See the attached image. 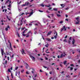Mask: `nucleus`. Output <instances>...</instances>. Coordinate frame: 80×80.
<instances>
[{
    "label": "nucleus",
    "mask_w": 80,
    "mask_h": 80,
    "mask_svg": "<svg viewBox=\"0 0 80 80\" xmlns=\"http://www.w3.org/2000/svg\"><path fill=\"white\" fill-rule=\"evenodd\" d=\"M23 18H22L21 20L19 21L18 23V25H22V21H23Z\"/></svg>",
    "instance_id": "nucleus-1"
},
{
    "label": "nucleus",
    "mask_w": 80,
    "mask_h": 80,
    "mask_svg": "<svg viewBox=\"0 0 80 80\" xmlns=\"http://www.w3.org/2000/svg\"><path fill=\"white\" fill-rule=\"evenodd\" d=\"M65 55H66V54H65V52H63V53H62L60 56V58H63V57H65Z\"/></svg>",
    "instance_id": "nucleus-2"
},
{
    "label": "nucleus",
    "mask_w": 80,
    "mask_h": 80,
    "mask_svg": "<svg viewBox=\"0 0 80 80\" xmlns=\"http://www.w3.org/2000/svg\"><path fill=\"white\" fill-rule=\"evenodd\" d=\"M56 35L54 36V38L56 39L57 38V36H58V34H57V32H56V31H54V35Z\"/></svg>",
    "instance_id": "nucleus-3"
},
{
    "label": "nucleus",
    "mask_w": 80,
    "mask_h": 80,
    "mask_svg": "<svg viewBox=\"0 0 80 80\" xmlns=\"http://www.w3.org/2000/svg\"><path fill=\"white\" fill-rule=\"evenodd\" d=\"M67 30V29L65 28V26H64L62 28H61V31L62 32V31L63 30V31H66Z\"/></svg>",
    "instance_id": "nucleus-4"
},
{
    "label": "nucleus",
    "mask_w": 80,
    "mask_h": 80,
    "mask_svg": "<svg viewBox=\"0 0 80 80\" xmlns=\"http://www.w3.org/2000/svg\"><path fill=\"white\" fill-rule=\"evenodd\" d=\"M9 29H10V26H8L6 28H5V30L6 31V32H7V31H8Z\"/></svg>",
    "instance_id": "nucleus-5"
},
{
    "label": "nucleus",
    "mask_w": 80,
    "mask_h": 80,
    "mask_svg": "<svg viewBox=\"0 0 80 80\" xmlns=\"http://www.w3.org/2000/svg\"><path fill=\"white\" fill-rule=\"evenodd\" d=\"M30 57L33 60H35V57L32 56V55H30Z\"/></svg>",
    "instance_id": "nucleus-6"
},
{
    "label": "nucleus",
    "mask_w": 80,
    "mask_h": 80,
    "mask_svg": "<svg viewBox=\"0 0 80 80\" xmlns=\"http://www.w3.org/2000/svg\"><path fill=\"white\" fill-rule=\"evenodd\" d=\"M1 52L2 55V56H3V55L4 51H3V49H1Z\"/></svg>",
    "instance_id": "nucleus-7"
},
{
    "label": "nucleus",
    "mask_w": 80,
    "mask_h": 80,
    "mask_svg": "<svg viewBox=\"0 0 80 80\" xmlns=\"http://www.w3.org/2000/svg\"><path fill=\"white\" fill-rule=\"evenodd\" d=\"M21 52H22V55H23V54H24V53L25 54V51L23 50V49H22V50L21 51Z\"/></svg>",
    "instance_id": "nucleus-8"
},
{
    "label": "nucleus",
    "mask_w": 80,
    "mask_h": 80,
    "mask_svg": "<svg viewBox=\"0 0 80 80\" xmlns=\"http://www.w3.org/2000/svg\"><path fill=\"white\" fill-rule=\"evenodd\" d=\"M46 40H47V41H48V42H51V41H52L50 39H49L48 38H46Z\"/></svg>",
    "instance_id": "nucleus-9"
},
{
    "label": "nucleus",
    "mask_w": 80,
    "mask_h": 80,
    "mask_svg": "<svg viewBox=\"0 0 80 80\" xmlns=\"http://www.w3.org/2000/svg\"><path fill=\"white\" fill-rule=\"evenodd\" d=\"M25 6H28V5H29V4H30V3L29 2H25Z\"/></svg>",
    "instance_id": "nucleus-10"
},
{
    "label": "nucleus",
    "mask_w": 80,
    "mask_h": 80,
    "mask_svg": "<svg viewBox=\"0 0 80 80\" xmlns=\"http://www.w3.org/2000/svg\"><path fill=\"white\" fill-rule=\"evenodd\" d=\"M31 10H32V12L30 14L29 17H30L32 15H33V10L32 9Z\"/></svg>",
    "instance_id": "nucleus-11"
},
{
    "label": "nucleus",
    "mask_w": 80,
    "mask_h": 80,
    "mask_svg": "<svg viewBox=\"0 0 80 80\" xmlns=\"http://www.w3.org/2000/svg\"><path fill=\"white\" fill-rule=\"evenodd\" d=\"M26 68L27 69V68H28V67H29V66H28V64H27V63H26Z\"/></svg>",
    "instance_id": "nucleus-12"
},
{
    "label": "nucleus",
    "mask_w": 80,
    "mask_h": 80,
    "mask_svg": "<svg viewBox=\"0 0 80 80\" xmlns=\"http://www.w3.org/2000/svg\"><path fill=\"white\" fill-rule=\"evenodd\" d=\"M75 40L74 39H73L72 41V45H74V43H75Z\"/></svg>",
    "instance_id": "nucleus-13"
},
{
    "label": "nucleus",
    "mask_w": 80,
    "mask_h": 80,
    "mask_svg": "<svg viewBox=\"0 0 80 80\" xmlns=\"http://www.w3.org/2000/svg\"><path fill=\"white\" fill-rule=\"evenodd\" d=\"M52 32L50 31L49 32H48V34L47 35V36H48V35H50V34L52 33Z\"/></svg>",
    "instance_id": "nucleus-14"
},
{
    "label": "nucleus",
    "mask_w": 80,
    "mask_h": 80,
    "mask_svg": "<svg viewBox=\"0 0 80 80\" xmlns=\"http://www.w3.org/2000/svg\"><path fill=\"white\" fill-rule=\"evenodd\" d=\"M77 22H76L75 23V24H79V22H80V21H79V20H77Z\"/></svg>",
    "instance_id": "nucleus-15"
},
{
    "label": "nucleus",
    "mask_w": 80,
    "mask_h": 80,
    "mask_svg": "<svg viewBox=\"0 0 80 80\" xmlns=\"http://www.w3.org/2000/svg\"><path fill=\"white\" fill-rule=\"evenodd\" d=\"M70 68V70H73V68H72V67H70V66H69V67H68V68Z\"/></svg>",
    "instance_id": "nucleus-16"
},
{
    "label": "nucleus",
    "mask_w": 80,
    "mask_h": 80,
    "mask_svg": "<svg viewBox=\"0 0 80 80\" xmlns=\"http://www.w3.org/2000/svg\"><path fill=\"white\" fill-rule=\"evenodd\" d=\"M51 6V5H50V4H48V5H46L45 6L47 7H50Z\"/></svg>",
    "instance_id": "nucleus-17"
},
{
    "label": "nucleus",
    "mask_w": 80,
    "mask_h": 80,
    "mask_svg": "<svg viewBox=\"0 0 80 80\" xmlns=\"http://www.w3.org/2000/svg\"><path fill=\"white\" fill-rule=\"evenodd\" d=\"M76 20H79V17H78L76 18Z\"/></svg>",
    "instance_id": "nucleus-18"
},
{
    "label": "nucleus",
    "mask_w": 80,
    "mask_h": 80,
    "mask_svg": "<svg viewBox=\"0 0 80 80\" xmlns=\"http://www.w3.org/2000/svg\"><path fill=\"white\" fill-rule=\"evenodd\" d=\"M32 73H34V71H35V69H32Z\"/></svg>",
    "instance_id": "nucleus-19"
},
{
    "label": "nucleus",
    "mask_w": 80,
    "mask_h": 80,
    "mask_svg": "<svg viewBox=\"0 0 80 80\" xmlns=\"http://www.w3.org/2000/svg\"><path fill=\"white\" fill-rule=\"evenodd\" d=\"M8 7H9V8H11V4H10V3H9V5H8Z\"/></svg>",
    "instance_id": "nucleus-20"
},
{
    "label": "nucleus",
    "mask_w": 80,
    "mask_h": 80,
    "mask_svg": "<svg viewBox=\"0 0 80 80\" xmlns=\"http://www.w3.org/2000/svg\"><path fill=\"white\" fill-rule=\"evenodd\" d=\"M53 10L54 11H57V9L56 8H53Z\"/></svg>",
    "instance_id": "nucleus-21"
},
{
    "label": "nucleus",
    "mask_w": 80,
    "mask_h": 80,
    "mask_svg": "<svg viewBox=\"0 0 80 80\" xmlns=\"http://www.w3.org/2000/svg\"><path fill=\"white\" fill-rule=\"evenodd\" d=\"M40 6H41V7H44V5L43 4H41L40 5Z\"/></svg>",
    "instance_id": "nucleus-22"
},
{
    "label": "nucleus",
    "mask_w": 80,
    "mask_h": 80,
    "mask_svg": "<svg viewBox=\"0 0 80 80\" xmlns=\"http://www.w3.org/2000/svg\"><path fill=\"white\" fill-rule=\"evenodd\" d=\"M66 63H67V61H65L63 63L64 65H65V64H66Z\"/></svg>",
    "instance_id": "nucleus-23"
},
{
    "label": "nucleus",
    "mask_w": 80,
    "mask_h": 80,
    "mask_svg": "<svg viewBox=\"0 0 80 80\" xmlns=\"http://www.w3.org/2000/svg\"><path fill=\"white\" fill-rule=\"evenodd\" d=\"M45 47H48V44H46L45 45Z\"/></svg>",
    "instance_id": "nucleus-24"
},
{
    "label": "nucleus",
    "mask_w": 80,
    "mask_h": 80,
    "mask_svg": "<svg viewBox=\"0 0 80 80\" xmlns=\"http://www.w3.org/2000/svg\"><path fill=\"white\" fill-rule=\"evenodd\" d=\"M9 1H10V0H8L6 2V4H7V3H8V2H9Z\"/></svg>",
    "instance_id": "nucleus-25"
},
{
    "label": "nucleus",
    "mask_w": 80,
    "mask_h": 80,
    "mask_svg": "<svg viewBox=\"0 0 80 80\" xmlns=\"http://www.w3.org/2000/svg\"><path fill=\"white\" fill-rule=\"evenodd\" d=\"M33 52H37V51L36 50V49H34L33 50Z\"/></svg>",
    "instance_id": "nucleus-26"
},
{
    "label": "nucleus",
    "mask_w": 80,
    "mask_h": 80,
    "mask_svg": "<svg viewBox=\"0 0 80 80\" xmlns=\"http://www.w3.org/2000/svg\"><path fill=\"white\" fill-rule=\"evenodd\" d=\"M7 55H10V56H11V55H10V54H9V53H8V52L7 53Z\"/></svg>",
    "instance_id": "nucleus-27"
},
{
    "label": "nucleus",
    "mask_w": 80,
    "mask_h": 80,
    "mask_svg": "<svg viewBox=\"0 0 80 80\" xmlns=\"http://www.w3.org/2000/svg\"><path fill=\"white\" fill-rule=\"evenodd\" d=\"M7 63V61L6 60L5 61V63H4V64H5L6 65Z\"/></svg>",
    "instance_id": "nucleus-28"
},
{
    "label": "nucleus",
    "mask_w": 80,
    "mask_h": 80,
    "mask_svg": "<svg viewBox=\"0 0 80 80\" xmlns=\"http://www.w3.org/2000/svg\"><path fill=\"white\" fill-rule=\"evenodd\" d=\"M8 71L9 72H11V71L10 70V69H8Z\"/></svg>",
    "instance_id": "nucleus-29"
},
{
    "label": "nucleus",
    "mask_w": 80,
    "mask_h": 80,
    "mask_svg": "<svg viewBox=\"0 0 80 80\" xmlns=\"http://www.w3.org/2000/svg\"><path fill=\"white\" fill-rule=\"evenodd\" d=\"M57 16H58V17H61V15L58 14H57Z\"/></svg>",
    "instance_id": "nucleus-30"
},
{
    "label": "nucleus",
    "mask_w": 80,
    "mask_h": 80,
    "mask_svg": "<svg viewBox=\"0 0 80 80\" xmlns=\"http://www.w3.org/2000/svg\"><path fill=\"white\" fill-rule=\"evenodd\" d=\"M66 77H67V78H70V76L69 75L66 76Z\"/></svg>",
    "instance_id": "nucleus-31"
},
{
    "label": "nucleus",
    "mask_w": 80,
    "mask_h": 80,
    "mask_svg": "<svg viewBox=\"0 0 80 80\" xmlns=\"http://www.w3.org/2000/svg\"><path fill=\"white\" fill-rule=\"evenodd\" d=\"M61 7H64V5L63 4H61Z\"/></svg>",
    "instance_id": "nucleus-32"
},
{
    "label": "nucleus",
    "mask_w": 80,
    "mask_h": 80,
    "mask_svg": "<svg viewBox=\"0 0 80 80\" xmlns=\"http://www.w3.org/2000/svg\"><path fill=\"white\" fill-rule=\"evenodd\" d=\"M26 74H29V72H28V71H27L26 72Z\"/></svg>",
    "instance_id": "nucleus-33"
},
{
    "label": "nucleus",
    "mask_w": 80,
    "mask_h": 80,
    "mask_svg": "<svg viewBox=\"0 0 80 80\" xmlns=\"http://www.w3.org/2000/svg\"><path fill=\"white\" fill-rule=\"evenodd\" d=\"M29 36L30 35H29V34H28L26 36V37H29Z\"/></svg>",
    "instance_id": "nucleus-34"
},
{
    "label": "nucleus",
    "mask_w": 80,
    "mask_h": 80,
    "mask_svg": "<svg viewBox=\"0 0 80 80\" xmlns=\"http://www.w3.org/2000/svg\"><path fill=\"white\" fill-rule=\"evenodd\" d=\"M10 48H12V44H11V43H10Z\"/></svg>",
    "instance_id": "nucleus-35"
},
{
    "label": "nucleus",
    "mask_w": 80,
    "mask_h": 80,
    "mask_svg": "<svg viewBox=\"0 0 80 80\" xmlns=\"http://www.w3.org/2000/svg\"><path fill=\"white\" fill-rule=\"evenodd\" d=\"M24 70H22V71H21V72L22 73H23V72H24Z\"/></svg>",
    "instance_id": "nucleus-36"
},
{
    "label": "nucleus",
    "mask_w": 80,
    "mask_h": 80,
    "mask_svg": "<svg viewBox=\"0 0 80 80\" xmlns=\"http://www.w3.org/2000/svg\"><path fill=\"white\" fill-rule=\"evenodd\" d=\"M10 49L11 50V51H13V48H10Z\"/></svg>",
    "instance_id": "nucleus-37"
},
{
    "label": "nucleus",
    "mask_w": 80,
    "mask_h": 80,
    "mask_svg": "<svg viewBox=\"0 0 80 80\" xmlns=\"http://www.w3.org/2000/svg\"><path fill=\"white\" fill-rule=\"evenodd\" d=\"M46 53H50V52H48L47 51H45Z\"/></svg>",
    "instance_id": "nucleus-38"
},
{
    "label": "nucleus",
    "mask_w": 80,
    "mask_h": 80,
    "mask_svg": "<svg viewBox=\"0 0 80 80\" xmlns=\"http://www.w3.org/2000/svg\"><path fill=\"white\" fill-rule=\"evenodd\" d=\"M63 42H67V39H65L63 40Z\"/></svg>",
    "instance_id": "nucleus-39"
},
{
    "label": "nucleus",
    "mask_w": 80,
    "mask_h": 80,
    "mask_svg": "<svg viewBox=\"0 0 80 80\" xmlns=\"http://www.w3.org/2000/svg\"><path fill=\"white\" fill-rule=\"evenodd\" d=\"M7 18H8V19L9 20V21L10 20V19L8 18V16H7Z\"/></svg>",
    "instance_id": "nucleus-40"
},
{
    "label": "nucleus",
    "mask_w": 80,
    "mask_h": 80,
    "mask_svg": "<svg viewBox=\"0 0 80 80\" xmlns=\"http://www.w3.org/2000/svg\"><path fill=\"white\" fill-rule=\"evenodd\" d=\"M68 9H69V8H66L65 10H68Z\"/></svg>",
    "instance_id": "nucleus-41"
},
{
    "label": "nucleus",
    "mask_w": 80,
    "mask_h": 80,
    "mask_svg": "<svg viewBox=\"0 0 80 80\" xmlns=\"http://www.w3.org/2000/svg\"><path fill=\"white\" fill-rule=\"evenodd\" d=\"M65 17H66V18H67V17H68V15L66 14L65 15Z\"/></svg>",
    "instance_id": "nucleus-42"
},
{
    "label": "nucleus",
    "mask_w": 80,
    "mask_h": 80,
    "mask_svg": "<svg viewBox=\"0 0 80 80\" xmlns=\"http://www.w3.org/2000/svg\"><path fill=\"white\" fill-rule=\"evenodd\" d=\"M18 67H17L15 68V70H17V69H18Z\"/></svg>",
    "instance_id": "nucleus-43"
},
{
    "label": "nucleus",
    "mask_w": 80,
    "mask_h": 80,
    "mask_svg": "<svg viewBox=\"0 0 80 80\" xmlns=\"http://www.w3.org/2000/svg\"><path fill=\"white\" fill-rule=\"evenodd\" d=\"M43 67H44V68H47V67L46 66H43Z\"/></svg>",
    "instance_id": "nucleus-44"
},
{
    "label": "nucleus",
    "mask_w": 80,
    "mask_h": 80,
    "mask_svg": "<svg viewBox=\"0 0 80 80\" xmlns=\"http://www.w3.org/2000/svg\"><path fill=\"white\" fill-rule=\"evenodd\" d=\"M17 35H18L19 37H20V35H19V34H18V33Z\"/></svg>",
    "instance_id": "nucleus-45"
},
{
    "label": "nucleus",
    "mask_w": 80,
    "mask_h": 80,
    "mask_svg": "<svg viewBox=\"0 0 80 80\" xmlns=\"http://www.w3.org/2000/svg\"><path fill=\"white\" fill-rule=\"evenodd\" d=\"M39 11L40 12H43V11H42L40 10H39Z\"/></svg>",
    "instance_id": "nucleus-46"
},
{
    "label": "nucleus",
    "mask_w": 80,
    "mask_h": 80,
    "mask_svg": "<svg viewBox=\"0 0 80 80\" xmlns=\"http://www.w3.org/2000/svg\"><path fill=\"white\" fill-rule=\"evenodd\" d=\"M63 23V21H61L60 22V23Z\"/></svg>",
    "instance_id": "nucleus-47"
},
{
    "label": "nucleus",
    "mask_w": 80,
    "mask_h": 80,
    "mask_svg": "<svg viewBox=\"0 0 80 80\" xmlns=\"http://www.w3.org/2000/svg\"><path fill=\"white\" fill-rule=\"evenodd\" d=\"M47 16L48 17V18H50V16L49 15H47Z\"/></svg>",
    "instance_id": "nucleus-48"
},
{
    "label": "nucleus",
    "mask_w": 80,
    "mask_h": 80,
    "mask_svg": "<svg viewBox=\"0 0 80 80\" xmlns=\"http://www.w3.org/2000/svg\"><path fill=\"white\" fill-rule=\"evenodd\" d=\"M67 37H68L67 35L65 37V38H67Z\"/></svg>",
    "instance_id": "nucleus-49"
},
{
    "label": "nucleus",
    "mask_w": 80,
    "mask_h": 80,
    "mask_svg": "<svg viewBox=\"0 0 80 80\" xmlns=\"http://www.w3.org/2000/svg\"><path fill=\"white\" fill-rule=\"evenodd\" d=\"M69 40H72V37H70L69 38Z\"/></svg>",
    "instance_id": "nucleus-50"
},
{
    "label": "nucleus",
    "mask_w": 80,
    "mask_h": 80,
    "mask_svg": "<svg viewBox=\"0 0 80 80\" xmlns=\"http://www.w3.org/2000/svg\"><path fill=\"white\" fill-rule=\"evenodd\" d=\"M58 58H60V56L59 55H58Z\"/></svg>",
    "instance_id": "nucleus-51"
},
{
    "label": "nucleus",
    "mask_w": 80,
    "mask_h": 80,
    "mask_svg": "<svg viewBox=\"0 0 80 80\" xmlns=\"http://www.w3.org/2000/svg\"><path fill=\"white\" fill-rule=\"evenodd\" d=\"M31 33V31H29V32H28V34H29V33Z\"/></svg>",
    "instance_id": "nucleus-52"
},
{
    "label": "nucleus",
    "mask_w": 80,
    "mask_h": 80,
    "mask_svg": "<svg viewBox=\"0 0 80 80\" xmlns=\"http://www.w3.org/2000/svg\"><path fill=\"white\" fill-rule=\"evenodd\" d=\"M66 21H68V18H66Z\"/></svg>",
    "instance_id": "nucleus-53"
},
{
    "label": "nucleus",
    "mask_w": 80,
    "mask_h": 80,
    "mask_svg": "<svg viewBox=\"0 0 80 80\" xmlns=\"http://www.w3.org/2000/svg\"><path fill=\"white\" fill-rule=\"evenodd\" d=\"M60 65L61 67H62V65L60 63Z\"/></svg>",
    "instance_id": "nucleus-54"
},
{
    "label": "nucleus",
    "mask_w": 80,
    "mask_h": 80,
    "mask_svg": "<svg viewBox=\"0 0 80 80\" xmlns=\"http://www.w3.org/2000/svg\"><path fill=\"white\" fill-rule=\"evenodd\" d=\"M23 14H24V13H22L20 15V16H21V15H23Z\"/></svg>",
    "instance_id": "nucleus-55"
},
{
    "label": "nucleus",
    "mask_w": 80,
    "mask_h": 80,
    "mask_svg": "<svg viewBox=\"0 0 80 80\" xmlns=\"http://www.w3.org/2000/svg\"><path fill=\"white\" fill-rule=\"evenodd\" d=\"M45 59L46 60H48V58H47V57L45 58Z\"/></svg>",
    "instance_id": "nucleus-56"
},
{
    "label": "nucleus",
    "mask_w": 80,
    "mask_h": 80,
    "mask_svg": "<svg viewBox=\"0 0 80 80\" xmlns=\"http://www.w3.org/2000/svg\"><path fill=\"white\" fill-rule=\"evenodd\" d=\"M49 73L50 74H52V72H49Z\"/></svg>",
    "instance_id": "nucleus-57"
},
{
    "label": "nucleus",
    "mask_w": 80,
    "mask_h": 80,
    "mask_svg": "<svg viewBox=\"0 0 80 80\" xmlns=\"http://www.w3.org/2000/svg\"><path fill=\"white\" fill-rule=\"evenodd\" d=\"M22 35H23V36H25L26 35H25V34H22Z\"/></svg>",
    "instance_id": "nucleus-58"
},
{
    "label": "nucleus",
    "mask_w": 80,
    "mask_h": 80,
    "mask_svg": "<svg viewBox=\"0 0 80 80\" xmlns=\"http://www.w3.org/2000/svg\"><path fill=\"white\" fill-rule=\"evenodd\" d=\"M40 59L41 60H42V61H43V59L42 58H40Z\"/></svg>",
    "instance_id": "nucleus-59"
},
{
    "label": "nucleus",
    "mask_w": 80,
    "mask_h": 80,
    "mask_svg": "<svg viewBox=\"0 0 80 80\" xmlns=\"http://www.w3.org/2000/svg\"><path fill=\"white\" fill-rule=\"evenodd\" d=\"M70 42H71L69 40V41H68V42L69 43H70Z\"/></svg>",
    "instance_id": "nucleus-60"
},
{
    "label": "nucleus",
    "mask_w": 80,
    "mask_h": 80,
    "mask_svg": "<svg viewBox=\"0 0 80 80\" xmlns=\"http://www.w3.org/2000/svg\"><path fill=\"white\" fill-rule=\"evenodd\" d=\"M50 50L51 51H52L53 50V49H52V48H50Z\"/></svg>",
    "instance_id": "nucleus-61"
},
{
    "label": "nucleus",
    "mask_w": 80,
    "mask_h": 80,
    "mask_svg": "<svg viewBox=\"0 0 80 80\" xmlns=\"http://www.w3.org/2000/svg\"><path fill=\"white\" fill-rule=\"evenodd\" d=\"M47 12L48 13H50V12H49V11H47Z\"/></svg>",
    "instance_id": "nucleus-62"
},
{
    "label": "nucleus",
    "mask_w": 80,
    "mask_h": 80,
    "mask_svg": "<svg viewBox=\"0 0 80 80\" xmlns=\"http://www.w3.org/2000/svg\"><path fill=\"white\" fill-rule=\"evenodd\" d=\"M8 60H9V57H8Z\"/></svg>",
    "instance_id": "nucleus-63"
},
{
    "label": "nucleus",
    "mask_w": 80,
    "mask_h": 80,
    "mask_svg": "<svg viewBox=\"0 0 80 80\" xmlns=\"http://www.w3.org/2000/svg\"><path fill=\"white\" fill-rule=\"evenodd\" d=\"M52 8H49L48 9L49 10H51V9H52Z\"/></svg>",
    "instance_id": "nucleus-64"
}]
</instances>
